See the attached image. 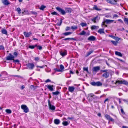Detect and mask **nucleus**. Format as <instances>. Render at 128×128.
I'll list each match as a JSON object with an SVG mask.
<instances>
[{"label": "nucleus", "mask_w": 128, "mask_h": 128, "mask_svg": "<svg viewBox=\"0 0 128 128\" xmlns=\"http://www.w3.org/2000/svg\"><path fill=\"white\" fill-rule=\"evenodd\" d=\"M115 84L118 83L119 84H124L126 85H128V82L122 79L120 80L116 81L115 82Z\"/></svg>", "instance_id": "1"}, {"label": "nucleus", "mask_w": 128, "mask_h": 128, "mask_svg": "<svg viewBox=\"0 0 128 128\" xmlns=\"http://www.w3.org/2000/svg\"><path fill=\"white\" fill-rule=\"evenodd\" d=\"M27 68L26 69L30 70H33L35 67V65L33 63H29L26 65Z\"/></svg>", "instance_id": "2"}, {"label": "nucleus", "mask_w": 128, "mask_h": 128, "mask_svg": "<svg viewBox=\"0 0 128 128\" xmlns=\"http://www.w3.org/2000/svg\"><path fill=\"white\" fill-rule=\"evenodd\" d=\"M91 84L94 86H102V83L100 82H92Z\"/></svg>", "instance_id": "3"}, {"label": "nucleus", "mask_w": 128, "mask_h": 128, "mask_svg": "<svg viewBox=\"0 0 128 128\" xmlns=\"http://www.w3.org/2000/svg\"><path fill=\"white\" fill-rule=\"evenodd\" d=\"M21 108L24 110V112L26 113H27L29 112V110L26 105H22L21 106Z\"/></svg>", "instance_id": "4"}, {"label": "nucleus", "mask_w": 128, "mask_h": 128, "mask_svg": "<svg viewBox=\"0 0 128 128\" xmlns=\"http://www.w3.org/2000/svg\"><path fill=\"white\" fill-rule=\"evenodd\" d=\"M6 60H13L15 58V57L12 54L10 53L9 54V55L6 57Z\"/></svg>", "instance_id": "5"}, {"label": "nucleus", "mask_w": 128, "mask_h": 128, "mask_svg": "<svg viewBox=\"0 0 128 128\" xmlns=\"http://www.w3.org/2000/svg\"><path fill=\"white\" fill-rule=\"evenodd\" d=\"M56 10L61 13V14L63 15H65L66 12L65 10L60 7H57L56 8Z\"/></svg>", "instance_id": "6"}, {"label": "nucleus", "mask_w": 128, "mask_h": 128, "mask_svg": "<svg viewBox=\"0 0 128 128\" xmlns=\"http://www.w3.org/2000/svg\"><path fill=\"white\" fill-rule=\"evenodd\" d=\"M48 104L50 110H55V107L54 106L52 105L50 102V100H48Z\"/></svg>", "instance_id": "7"}, {"label": "nucleus", "mask_w": 128, "mask_h": 128, "mask_svg": "<svg viewBox=\"0 0 128 128\" xmlns=\"http://www.w3.org/2000/svg\"><path fill=\"white\" fill-rule=\"evenodd\" d=\"M106 1L108 3L111 4L113 5H116V2L118 0H106Z\"/></svg>", "instance_id": "8"}, {"label": "nucleus", "mask_w": 128, "mask_h": 128, "mask_svg": "<svg viewBox=\"0 0 128 128\" xmlns=\"http://www.w3.org/2000/svg\"><path fill=\"white\" fill-rule=\"evenodd\" d=\"M100 16H97L94 18L92 19V20L94 23H96L98 22L100 19Z\"/></svg>", "instance_id": "9"}, {"label": "nucleus", "mask_w": 128, "mask_h": 128, "mask_svg": "<svg viewBox=\"0 0 128 128\" xmlns=\"http://www.w3.org/2000/svg\"><path fill=\"white\" fill-rule=\"evenodd\" d=\"M105 117L107 120H109V122H114V119L111 118L109 115L107 114L105 115Z\"/></svg>", "instance_id": "10"}, {"label": "nucleus", "mask_w": 128, "mask_h": 128, "mask_svg": "<svg viewBox=\"0 0 128 128\" xmlns=\"http://www.w3.org/2000/svg\"><path fill=\"white\" fill-rule=\"evenodd\" d=\"M94 95L92 94H90L88 95V99L90 101H92V98H93Z\"/></svg>", "instance_id": "11"}, {"label": "nucleus", "mask_w": 128, "mask_h": 128, "mask_svg": "<svg viewBox=\"0 0 128 128\" xmlns=\"http://www.w3.org/2000/svg\"><path fill=\"white\" fill-rule=\"evenodd\" d=\"M109 72H105L102 75V76L106 78H108L109 76Z\"/></svg>", "instance_id": "12"}, {"label": "nucleus", "mask_w": 128, "mask_h": 128, "mask_svg": "<svg viewBox=\"0 0 128 128\" xmlns=\"http://www.w3.org/2000/svg\"><path fill=\"white\" fill-rule=\"evenodd\" d=\"M32 33L31 32H24V34L26 38H28L32 34Z\"/></svg>", "instance_id": "13"}, {"label": "nucleus", "mask_w": 128, "mask_h": 128, "mask_svg": "<svg viewBox=\"0 0 128 128\" xmlns=\"http://www.w3.org/2000/svg\"><path fill=\"white\" fill-rule=\"evenodd\" d=\"M100 68L99 66H97L93 68V72H97L98 71L100 70Z\"/></svg>", "instance_id": "14"}, {"label": "nucleus", "mask_w": 128, "mask_h": 128, "mask_svg": "<svg viewBox=\"0 0 128 128\" xmlns=\"http://www.w3.org/2000/svg\"><path fill=\"white\" fill-rule=\"evenodd\" d=\"M60 54L63 57L66 56L67 54V51L66 50H65L64 51H61L60 52Z\"/></svg>", "instance_id": "15"}, {"label": "nucleus", "mask_w": 128, "mask_h": 128, "mask_svg": "<svg viewBox=\"0 0 128 128\" xmlns=\"http://www.w3.org/2000/svg\"><path fill=\"white\" fill-rule=\"evenodd\" d=\"M96 39V38L94 36H91L88 38V40L90 41H94Z\"/></svg>", "instance_id": "16"}, {"label": "nucleus", "mask_w": 128, "mask_h": 128, "mask_svg": "<svg viewBox=\"0 0 128 128\" xmlns=\"http://www.w3.org/2000/svg\"><path fill=\"white\" fill-rule=\"evenodd\" d=\"M22 16H23L25 15H29L30 14L28 10H24L22 12Z\"/></svg>", "instance_id": "17"}, {"label": "nucleus", "mask_w": 128, "mask_h": 128, "mask_svg": "<svg viewBox=\"0 0 128 128\" xmlns=\"http://www.w3.org/2000/svg\"><path fill=\"white\" fill-rule=\"evenodd\" d=\"M47 87L49 90L51 91H54V89L53 87H54L53 85H48L46 86Z\"/></svg>", "instance_id": "18"}, {"label": "nucleus", "mask_w": 128, "mask_h": 128, "mask_svg": "<svg viewBox=\"0 0 128 128\" xmlns=\"http://www.w3.org/2000/svg\"><path fill=\"white\" fill-rule=\"evenodd\" d=\"M114 21V20L106 19L105 21V22L107 24H109L111 23Z\"/></svg>", "instance_id": "19"}, {"label": "nucleus", "mask_w": 128, "mask_h": 128, "mask_svg": "<svg viewBox=\"0 0 128 128\" xmlns=\"http://www.w3.org/2000/svg\"><path fill=\"white\" fill-rule=\"evenodd\" d=\"M2 2L4 4L6 5L10 4L8 1L7 0H2Z\"/></svg>", "instance_id": "20"}, {"label": "nucleus", "mask_w": 128, "mask_h": 128, "mask_svg": "<svg viewBox=\"0 0 128 128\" xmlns=\"http://www.w3.org/2000/svg\"><path fill=\"white\" fill-rule=\"evenodd\" d=\"M54 124L56 125L59 124L60 122V120L58 119H55L54 120Z\"/></svg>", "instance_id": "21"}, {"label": "nucleus", "mask_w": 128, "mask_h": 128, "mask_svg": "<svg viewBox=\"0 0 128 128\" xmlns=\"http://www.w3.org/2000/svg\"><path fill=\"white\" fill-rule=\"evenodd\" d=\"M74 88L73 86H70L68 88L69 91L72 92L74 91Z\"/></svg>", "instance_id": "22"}, {"label": "nucleus", "mask_w": 128, "mask_h": 128, "mask_svg": "<svg viewBox=\"0 0 128 128\" xmlns=\"http://www.w3.org/2000/svg\"><path fill=\"white\" fill-rule=\"evenodd\" d=\"M99 28L98 26H91V28L92 30H97Z\"/></svg>", "instance_id": "23"}, {"label": "nucleus", "mask_w": 128, "mask_h": 128, "mask_svg": "<svg viewBox=\"0 0 128 128\" xmlns=\"http://www.w3.org/2000/svg\"><path fill=\"white\" fill-rule=\"evenodd\" d=\"M67 40H74L75 41H76V39L75 38H65L64 39H63V40L64 41H66Z\"/></svg>", "instance_id": "24"}, {"label": "nucleus", "mask_w": 128, "mask_h": 128, "mask_svg": "<svg viewBox=\"0 0 128 128\" xmlns=\"http://www.w3.org/2000/svg\"><path fill=\"white\" fill-rule=\"evenodd\" d=\"M98 33H100V34H101L102 33L104 34V29H100L98 31Z\"/></svg>", "instance_id": "25"}, {"label": "nucleus", "mask_w": 128, "mask_h": 128, "mask_svg": "<svg viewBox=\"0 0 128 128\" xmlns=\"http://www.w3.org/2000/svg\"><path fill=\"white\" fill-rule=\"evenodd\" d=\"M115 54L116 55L120 57H122V54L120 52H116Z\"/></svg>", "instance_id": "26"}, {"label": "nucleus", "mask_w": 128, "mask_h": 128, "mask_svg": "<svg viewBox=\"0 0 128 128\" xmlns=\"http://www.w3.org/2000/svg\"><path fill=\"white\" fill-rule=\"evenodd\" d=\"M93 8L97 11H101L102 10L101 9L99 8H98L97 6L96 5H94V7Z\"/></svg>", "instance_id": "27"}, {"label": "nucleus", "mask_w": 128, "mask_h": 128, "mask_svg": "<svg viewBox=\"0 0 128 128\" xmlns=\"http://www.w3.org/2000/svg\"><path fill=\"white\" fill-rule=\"evenodd\" d=\"M66 12H67L71 13L72 12V10L70 8H66Z\"/></svg>", "instance_id": "28"}, {"label": "nucleus", "mask_w": 128, "mask_h": 128, "mask_svg": "<svg viewBox=\"0 0 128 128\" xmlns=\"http://www.w3.org/2000/svg\"><path fill=\"white\" fill-rule=\"evenodd\" d=\"M62 124L64 126H68L69 124V123L66 121H64Z\"/></svg>", "instance_id": "29"}, {"label": "nucleus", "mask_w": 128, "mask_h": 128, "mask_svg": "<svg viewBox=\"0 0 128 128\" xmlns=\"http://www.w3.org/2000/svg\"><path fill=\"white\" fill-rule=\"evenodd\" d=\"M2 34L7 35V32L6 30L5 29H3L2 30Z\"/></svg>", "instance_id": "30"}, {"label": "nucleus", "mask_w": 128, "mask_h": 128, "mask_svg": "<svg viewBox=\"0 0 128 128\" xmlns=\"http://www.w3.org/2000/svg\"><path fill=\"white\" fill-rule=\"evenodd\" d=\"M72 34V32H68L65 33L63 34L65 36H67L71 34Z\"/></svg>", "instance_id": "31"}, {"label": "nucleus", "mask_w": 128, "mask_h": 128, "mask_svg": "<svg viewBox=\"0 0 128 128\" xmlns=\"http://www.w3.org/2000/svg\"><path fill=\"white\" fill-rule=\"evenodd\" d=\"M60 70H61V72H62L64 70V66L62 65L61 64L60 65Z\"/></svg>", "instance_id": "32"}, {"label": "nucleus", "mask_w": 128, "mask_h": 128, "mask_svg": "<svg viewBox=\"0 0 128 128\" xmlns=\"http://www.w3.org/2000/svg\"><path fill=\"white\" fill-rule=\"evenodd\" d=\"M20 60H15L14 59L13 60V62H14L15 64L17 63L18 64H20Z\"/></svg>", "instance_id": "33"}, {"label": "nucleus", "mask_w": 128, "mask_h": 128, "mask_svg": "<svg viewBox=\"0 0 128 128\" xmlns=\"http://www.w3.org/2000/svg\"><path fill=\"white\" fill-rule=\"evenodd\" d=\"M80 24L82 27L86 26L87 25L86 23L84 22L81 23Z\"/></svg>", "instance_id": "34"}, {"label": "nucleus", "mask_w": 128, "mask_h": 128, "mask_svg": "<svg viewBox=\"0 0 128 128\" xmlns=\"http://www.w3.org/2000/svg\"><path fill=\"white\" fill-rule=\"evenodd\" d=\"M46 8V6L43 5H42L41 6L40 8V9L42 10H43L44 8Z\"/></svg>", "instance_id": "35"}, {"label": "nucleus", "mask_w": 128, "mask_h": 128, "mask_svg": "<svg viewBox=\"0 0 128 128\" xmlns=\"http://www.w3.org/2000/svg\"><path fill=\"white\" fill-rule=\"evenodd\" d=\"M6 112L8 114H11L12 112V111L9 109H6Z\"/></svg>", "instance_id": "36"}, {"label": "nucleus", "mask_w": 128, "mask_h": 128, "mask_svg": "<svg viewBox=\"0 0 128 128\" xmlns=\"http://www.w3.org/2000/svg\"><path fill=\"white\" fill-rule=\"evenodd\" d=\"M124 21L126 24L128 25V18H125Z\"/></svg>", "instance_id": "37"}, {"label": "nucleus", "mask_w": 128, "mask_h": 128, "mask_svg": "<svg viewBox=\"0 0 128 128\" xmlns=\"http://www.w3.org/2000/svg\"><path fill=\"white\" fill-rule=\"evenodd\" d=\"M16 11L18 12V14H21V10L20 8H18L16 9Z\"/></svg>", "instance_id": "38"}, {"label": "nucleus", "mask_w": 128, "mask_h": 128, "mask_svg": "<svg viewBox=\"0 0 128 128\" xmlns=\"http://www.w3.org/2000/svg\"><path fill=\"white\" fill-rule=\"evenodd\" d=\"M111 42L113 44H114V45L115 46H116L117 45V44L118 43V42H115V41H114L112 40L111 41Z\"/></svg>", "instance_id": "39"}, {"label": "nucleus", "mask_w": 128, "mask_h": 128, "mask_svg": "<svg viewBox=\"0 0 128 128\" xmlns=\"http://www.w3.org/2000/svg\"><path fill=\"white\" fill-rule=\"evenodd\" d=\"M86 34V32L84 31H83L79 34L81 35H85Z\"/></svg>", "instance_id": "40"}, {"label": "nucleus", "mask_w": 128, "mask_h": 128, "mask_svg": "<svg viewBox=\"0 0 128 128\" xmlns=\"http://www.w3.org/2000/svg\"><path fill=\"white\" fill-rule=\"evenodd\" d=\"M60 94V92L58 91H56V92H53L52 94L54 95H57Z\"/></svg>", "instance_id": "41"}, {"label": "nucleus", "mask_w": 128, "mask_h": 128, "mask_svg": "<svg viewBox=\"0 0 128 128\" xmlns=\"http://www.w3.org/2000/svg\"><path fill=\"white\" fill-rule=\"evenodd\" d=\"M78 28L77 26H72L71 27V29L72 30H76Z\"/></svg>", "instance_id": "42"}, {"label": "nucleus", "mask_w": 128, "mask_h": 128, "mask_svg": "<svg viewBox=\"0 0 128 128\" xmlns=\"http://www.w3.org/2000/svg\"><path fill=\"white\" fill-rule=\"evenodd\" d=\"M62 22V20H61L60 21V22L59 23H57L56 24L58 26H60L61 25Z\"/></svg>", "instance_id": "43"}, {"label": "nucleus", "mask_w": 128, "mask_h": 128, "mask_svg": "<svg viewBox=\"0 0 128 128\" xmlns=\"http://www.w3.org/2000/svg\"><path fill=\"white\" fill-rule=\"evenodd\" d=\"M94 52V51L92 50L91 51H90L87 53V56H88L90 55L92 53H93Z\"/></svg>", "instance_id": "44"}, {"label": "nucleus", "mask_w": 128, "mask_h": 128, "mask_svg": "<svg viewBox=\"0 0 128 128\" xmlns=\"http://www.w3.org/2000/svg\"><path fill=\"white\" fill-rule=\"evenodd\" d=\"M13 54L14 55V57H17L18 55V53L16 52H14V53Z\"/></svg>", "instance_id": "45"}, {"label": "nucleus", "mask_w": 128, "mask_h": 128, "mask_svg": "<svg viewBox=\"0 0 128 128\" xmlns=\"http://www.w3.org/2000/svg\"><path fill=\"white\" fill-rule=\"evenodd\" d=\"M51 14L53 15L58 16L59 14L56 12H54L51 13Z\"/></svg>", "instance_id": "46"}, {"label": "nucleus", "mask_w": 128, "mask_h": 128, "mask_svg": "<svg viewBox=\"0 0 128 128\" xmlns=\"http://www.w3.org/2000/svg\"><path fill=\"white\" fill-rule=\"evenodd\" d=\"M114 39L116 40V42L118 43V41L120 39L117 37H116Z\"/></svg>", "instance_id": "47"}, {"label": "nucleus", "mask_w": 128, "mask_h": 128, "mask_svg": "<svg viewBox=\"0 0 128 128\" xmlns=\"http://www.w3.org/2000/svg\"><path fill=\"white\" fill-rule=\"evenodd\" d=\"M83 69L84 71H86L88 73V68L84 67L83 68Z\"/></svg>", "instance_id": "48"}, {"label": "nucleus", "mask_w": 128, "mask_h": 128, "mask_svg": "<svg viewBox=\"0 0 128 128\" xmlns=\"http://www.w3.org/2000/svg\"><path fill=\"white\" fill-rule=\"evenodd\" d=\"M54 70L57 72H61V70H60V69H58L57 68H54Z\"/></svg>", "instance_id": "49"}, {"label": "nucleus", "mask_w": 128, "mask_h": 128, "mask_svg": "<svg viewBox=\"0 0 128 128\" xmlns=\"http://www.w3.org/2000/svg\"><path fill=\"white\" fill-rule=\"evenodd\" d=\"M4 47L2 46H0V50H4Z\"/></svg>", "instance_id": "50"}, {"label": "nucleus", "mask_w": 128, "mask_h": 128, "mask_svg": "<svg viewBox=\"0 0 128 128\" xmlns=\"http://www.w3.org/2000/svg\"><path fill=\"white\" fill-rule=\"evenodd\" d=\"M120 107L121 108V111L122 113L123 114H125V113L124 112V110L122 108V107L120 106Z\"/></svg>", "instance_id": "51"}, {"label": "nucleus", "mask_w": 128, "mask_h": 128, "mask_svg": "<svg viewBox=\"0 0 128 128\" xmlns=\"http://www.w3.org/2000/svg\"><path fill=\"white\" fill-rule=\"evenodd\" d=\"M122 100L125 102L127 104H128V100L123 99H122Z\"/></svg>", "instance_id": "52"}, {"label": "nucleus", "mask_w": 128, "mask_h": 128, "mask_svg": "<svg viewBox=\"0 0 128 128\" xmlns=\"http://www.w3.org/2000/svg\"><path fill=\"white\" fill-rule=\"evenodd\" d=\"M29 48L31 49H34V46H29Z\"/></svg>", "instance_id": "53"}, {"label": "nucleus", "mask_w": 128, "mask_h": 128, "mask_svg": "<svg viewBox=\"0 0 128 128\" xmlns=\"http://www.w3.org/2000/svg\"><path fill=\"white\" fill-rule=\"evenodd\" d=\"M37 48L40 50H41L42 49V47L41 46H37Z\"/></svg>", "instance_id": "54"}, {"label": "nucleus", "mask_w": 128, "mask_h": 128, "mask_svg": "<svg viewBox=\"0 0 128 128\" xmlns=\"http://www.w3.org/2000/svg\"><path fill=\"white\" fill-rule=\"evenodd\" d=\"M119 17L118 16L117 14H114L113 15V18H118Z\"/></svg>", "instance_id": "55"}, {"label": "nucleus", "mask_w": 128, "mask_h": 128, "mask_svg": "<svg viewBox=\"0 0 128 128\" xmlns=\"http://www.w3.org/2000/svg\"><path fill=\"white\" fill-rule=\"evenodd\" d=\"M74 117H72L71 118L69 117L68 118V120H74Z\"/></svg>", "instance_id": "56"}, {"label": "nucleus", "mask_w": 128, "mask_h": 128, "mask_svg": "<svg viewBox=\"0 0 128 128\" xmlns=\"http://www.w3.org/2000/svg\"><path fill=\"white\" fill-rule=\"evenodd\" d=\"M45 66H37L36 67L37 68H44L45 67Z\"/></svg>", "instance_id": "57"}, {"label": "nucleus", "mask_w": 128, "mask_h": 128, "mask_svg": "<svg viewBox=\"0 0 128 128\" xmlns=\"http://www.w3.org/2000/svg\"><path fill=\"white\" fill-rule=\"evenodd\" d=\"M51 80L49 79H48V80H46L45 82L46 83H48V82H51Z\"/></svg>", "instance_id": "58"}, {"label": "nucleus", "mask_w": 128, "mask_h": 128, "mask_svg": "<svg viewBox=\"0 0 128 128\" xmlns=\"http://www.w3.org/2000/svg\"><path fill=\"white\" fill-rule=\"evenodd\" d=\"M24 88H25V86H24L23 85L21 86V87L20 89L22 90H23V89H24Z\"/></svg>", "instance_id": "59"}, {"label": "nucleus", "mask_w": 128, "mask_h": 128, "mask_svg": "<svg viewBox=\"0 0 128 128\" xmlns=\"http://www.w3.org/2000/svg\"><path fill=\"white\" fill-rule=\"evenodd\" d=\"M32 14L34 15H36L37 14V13L35 12H32Z\"/></svg>", "instance_id": "60"}, {"label": "nucleus", "mask_w": 128, "mask_h": 128, "mask_svg": "<svg viewBox=\"0 0 128 128\" xmlns=\"http://www.w3.org/2000/svg\"><path fill=\"white\" fill-rule=\"evenodd\" d=\"M70 28L69 27H67L66 29V30L67 31L70 30Z\"/></svg>", "instance_id": "61"}, {"label": "nucleus", "mask_w": 128, "mask_h": 128, "mask_svg": "<svg viewBox=\"0 0 128 128\" xmlns=\"http://www.w3.org/2000/svg\"><path fill=\"white\" fill-rule=\"evenodd\" d=\"M110 37L114 39V38H115V37H116L115 36H112V35L110 36Z\"/></svg>", "instance_id": "62"}, {"label": "nucleus", "mask_w": 128, "mask_h": 128, "mask_svg": "<svg viewBox=\"0 0 128 128\" xmlns=\"http://www.w3.org/2000/svg\"><path fill=\"white\" fill-rule=\"evenodd\" d=\"M35 60L36 61H38L39 60V58L38 57H36L35 58Z\"/></svg>", "instance_id": "63"}, {"label": "nucleus", "mask_w": 128, "mask_h": 128, "mask_svg": "<svg viewBox=\"0 0 128 128\" xmlns=\"http://www.w3.org/2000/svg\"><path fill=\"white\" fill-rule=\"evenodd\" d=\"M105 23L104 22H103L102 24V27H104V25H105Z\"/></svg>", "instance_id": "64"}]
</instances>
